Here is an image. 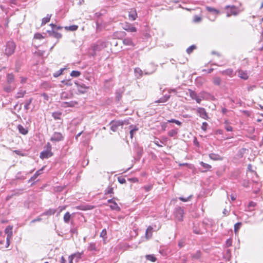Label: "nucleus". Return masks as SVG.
<instances>
[{
    "label": "nucleus",
    "mask_w": 263,
    "mask_h": 263,
    "mask_svg": "<svg viewBox=\"0 0 263 263\" xmlns=\"http://www.w3.org/2000/svg\"><path fill=\"white\" fill-rule=\"evenodd\" d=\"M16 45L15 43L11 41H8L6 45L5 54L7 57H9L14 53Z\"/></svg>",
    "instance_id": "f257e3e1"
},
{
    "label": "nucleus",
    "mask_w": 263,
    "mask_h": 263,
    "mask_svg": "<svg viewBox=\"0 0 263 263\" xmlns=\"http://www.w3.org/2000/svg\"><path fill=\"white\" fill-rule=\"evenodd\" d=\"M225 9L227 10V16L228 17L230 16L231 15H236L239 13L238 8L234 5H227L225 7Z\"/></svg>",
    "instance_id": "f03ea898"
},
{
    "label": "nucleus",
    "mask_w": 263,
    "mask_h": 263,
    "mask_svg": "<svg viewBox=\"0 0 263 263\" xmlns=\"http://www.w3.org/2000/svg\"><path fill=\"white\" fill-rule=\"evenodd\" d=\"M175 216L178 221H182L183 218L184 210L180 207H176L175 210Z\"/></svg>",
    "instance_id": "7ed1b4c3"
},
{
    "label": "nucleus",
    "mask_w": 263,
    "mask_h": 263,
    "mask_svg": "<svg viewBox=\"0 0 263 263\" xmlns=\"http://www.w3.org/2000/svg\"><path fill=\"white\" fill-rule=\"evenodd\" d=\"M64 140V136L62 133L59 132H54L52 136L51 137L50 140L51 142H57L63 141Z\"/></svg>",
    "instance_id": "20e7f679"
},
{
    "label": "nucleus",
    "mask_w": 263,
    "mask_h": 263,
    "mask_svg": "<svg viewBox=\"0 0 263 263\" xmlns=\"http://www.w3.org/2000/svg\"><path fill=\"white\" fill-rule=\"evenodd\" d=\"M200 97L202 100H215V98L213 95L206 91H202L200 93Z\"/></svg>",
    "instance_id": "39448f33"
},
{
    "label": "nucleus",
    "mask_w": 263,
    "mask_h": 263,
    "mask_svg": "<svg viewBox=\"0 0 263 263\" xmlns=\"http://www.w3.org/2000/svg\"><path fill=\"white\" fill-rule=\"evenodd\" d=\"M75 84L77 86L78 91L81 93H84L87 91L88 87L82 83L79 82H75Z\"/></svg>",
    "instance_id": "423d86ee"
},
{
    "label": "nucleus",
    "mask_w": 263,
    "mask_h": 263,
    "mask_svg": "<svg viewBox=\"0 0 263 263\" xmlns=\"http://www.w3.org/2000/svg\"><path fill=\"white\" fill-rule=\"evenodd\" d=\"M114 198H111L107 200L108 203H110L109 205L110 208L112 210H115L117 211H120V208L118 206L116 202L114 200Z\"/></svg>",
    "instance_id": "0eeeda50"
},
{
    "label": "nucleus",
    "mask_w": 263,
    "mask_h": 263,
    "mask_svg": "<svg viewBox=\"0 0 263 263\" xmlns=\"http://www.w3.org/2000/svg\"><path fill=\"white\" fill-rule=\"evenodd\" d=\"M52 155L53 153L51 151L45 149L40 153V157L42 159H48L52 156Z\"/></svg>",
    "instance_id": "6e6552de"
},
{
    "label": "nucleus",
    "mask_w": 263,
    "mask_h": 263,
    "mask_svg": "<svg viewBox=\"0 0 263 263\" xmlns=\"http://www.w3.org/2000/svg\"><path fill=\"white\" fill-rule=\"evenodd\" d=\"M32 172V171H30L29 173H26V172L22 173L21 171L18 172L17 173L16 175H15V179L16 180H24L26 179V176L29 174L31 173Z\"/></svg>",
    "instance_id": "1a4fd4ad"
},
{
    "label": "nucleus",
    "mask_w": 263,
    "mask_h": 263,
    "mask_svg": "<svg viewBox=\"0 0 263 263\" xmlns=\"http://www.w3.org/2000/svg\"><path fill=\"white\" fill-rule=\"evenodd\" d=\"M197 111L200 117L204 119H207L208 118V114L204 108L199 107L197 108Z\"/></svg>",
    "instance_id": "9d476101"
},
{
    "label": "nucleus",
    "mask_w": 263,
    "mask_h": 263,
    "mask_svg": "<svg viewBox=\"0 0 263 263\" xmlns=\"http://www.w3.org/2000/svg\"><path fill=\"white\" fill-rule=\"evenodd\" d=\"M12 229L13 227L11 226H8L6 228L5 233L7 235L6 239H10L12 238L13 235Z\"/></svg>",
    "instance_id": "9b49d317"
},
{
    "label": "nucleus",
    "mask_w": 263,
    "mask_h": 263,
    "mask_svg": "<svg viewBox=\"0 0 263 263\" xmlns=\"http://www.w3.org/2000/svg\"><path fill=\"white\" fill-rule=\"evenodd\" d=\"M78 104V102L75 101H71L70 102H63L61 103V105L63 107H72Z\"/></svg>",
    "instance_id": "f8f14e48"
},
{
    "label": "nucleus",
    "mask_w": 263,
    "mask_h": 263,
    "mask_svg": "<svg viewBox=\"0 0 263 263\" xmlns=\"http://www.w3.org/2000/svg\"><path fill=\"white\" fill-rule=\"evenodd\" d=\"M121 124L120 122H118V121H112L110 122L111 126L110 129L114 132H116L119 126H121Z\"/></svg>",
    "instance_id": "ddd939ff"
},
{
    "label": "nucleus",
    "mask_w": 263,
    "mask_h": 263,
    "mask_svg": "<svg viewBox=\"0 0 263 263\" xmlns=\"http://www.w3.org/2000/svg\"><path fill=\"white\" fill-rule=\"evenodd\" d=\"M44 167H43L41 169L37 171L35 174L29 179L28 182H30L32 181H34L39 175L42 174L43 170Z\"/></svg>",
    "instance_id": "4468645a"
},
{
    "label": "nucleus",
    "mask_w": 263,
    "mask_h": 263,
    "mask_svg": "<svg viewBox=\"0 0 263 263\" xmlns=\"http://www.w3.org/2000/svg\"><path fill=\"white\" fill-rule=\"evenodd\" d=\"M209 156L211 159L214 161L222 160L223 159L222 157L217 154L210 153Z\"/></svg>",
    "instance_id": "2eb2a0df"
},
{
    "label": "nucleus",
    "mask_w": 263,
    "mask_h": 263,
    "mask_svg": "<svg viewBox=\"0 0 263 263\" xmlns=\"http://www.w3.org/2000/svg\"><path fill=\"white\" fill-rule=\"evenodd\" d=\"M171 96L169 95H165L162 98L155 101L156 103H162L167 102L170 98Z\"/></svg>",
    "instance_id": "dca6fc26"
},
{
    "label": "nucleus",
    "mask_w": 263,
    "mask_h": 263,
    "mask_svg": "<svg viewBox=\"0 0 263 263\" xmlns=\"http://www.w3.org/2000/svg\"><path fill=\"white\" fill-rule=\"evenodd\" d=\"M128 17L129 20L132 21H134L136 19L137 14L135 9H133L129 12Z\"/></svg>",
    "instance_id": "f3484780"
},
{
    "label": "nucleus",
    "mask_w": 263,
    "mask_h": 263,
    "mask_svg": "<svg viewBox=\"0 0 263 263\" xmlns=\"http://www.w3.org/2000/svg\"><path fill=\"white\" fill-rule=\"evenodd\" d=\"M238 76L241 79L243 80H247L249 78V76L248 74V73L247 71H243L242 70H239L238 71Z\"/></svg>",
    "instance_id": "a211bd4d"
},
{
    "label": "nucleus",
    "mask_w": 263,
    "mask_h": 263,
    "mask_svg": "<svg viewBox=\"0 0 263 263\" xmlns=\"http://www.w3.org/2000/svg\"><path fill=\"white\" fill-rule=\"evenodd\" d=\"M15 88V86L14 85H11V84H9L8 83L4 87V91L7 92H10L12 91Z\"/></svg>",
    "instance_id": "6ab92c4d"
},
{
    "label": "nucleus",
    "mask_w": 263,
    "mask_h": 263,
    "mask_svg": "<svg viewBox=\"0 0 263 263\" xmlns=\"http://www.w3.org/2000/svg\"><path fill=\"white\" fill-rule=\"evenodd\" d=\"M130 130V137L132 139L135 134L138 130V127L136 125H131L129 126Z\"/></svg>",
    "instance_id": "aec40b11"
},
{
    "label": "nucleus",
    "mask_w": 263,
    "mask_h": 263,
    "mask_svg": "<svg viewBox=\"0 0 263 263\" xmlns=\"http://www.w3.org/2000/svg\"><path fill=\"white\" fill-rule=\"evenodd\" d=\"M221 73L222 74L229 76L231 77H232L235 75L233 70L231 68H229L225 70H223L221 72Z\"/></svg>",
    "instance_id": "412c9836"
},
{
    "label": "nucleus",
    "mask_w": 263,
    "mask_h": 263,
    "mask_svg": "<svg viewBox=\"0 0 263 263\" xmlns=\"http://www.w3.org/2000/svg\"><path fill=\"white\" fill-rule=\"evenodd\" d=\"M57 212L56 209H49L43 213L41 215L44 216V215H47V216H50L52 215H54Z\"/></svg>",
    "instance_id": "4be33fe9"
},
{
    "label": "nucleus",
    "mask_w": 263,
    "mask_h": 263,
    "mask_svg": "<svg viewBox=\"0 0 263 263\" xmlns=\"http://www.w3.org/2000/svg\"><path fill=\"white\" fill-rule=\"evenodd\" d=\"M223 258L228 261H230L231 258V253L230 249H226L223 254Z\"/></svg>",
    "instance_id": "5701e85b"
},
{
    "label": "nucleus",
    "mask_w": 263,
    "mask_h": 263,
    "mask_svg": "<svg viewBox=\"0 0 263 263\" xmlns=\"http://www.w3.org/2000/svg\"><path fill=\"white\" fill-rule=\"evenodd\" d=\"M14 80V75L11 73H8L7 75V83L9 84H12Z\"/></svg>",
    "instance_id": "b1692460"
},
{
    "label": "nucleus",
    "mask_w": 263,
    "mask_h": 263,
    "mask_svg": "<svg viewBox=\"0 0 263 263\" xmlns=\"http://www.w3.org/2000/svg\"><path fill=\"white\" fill-rule=\"evenodd\" d=\"M49 33L51 36H53L56 39H60L62 37V34L60 33L56 32L55 30H52L51 31H48Z\"/></svg>",
    "instance_id": "393cba45"
},
{
    "label": "nucleus",
    "mask_w": 263,
    "mask_h": 263,
    "mask_svg": "<svg viewBox=\"0 0 263 263\" xmlns=\"http://www.w3.org/2000/svg\"><path fill=\"white\" fill-rule=\"evenodd\" d=\"M201 256V252L200 250L197 251L195 253L191 254V257L193 259H198Z\"/></svg>",
    "instance_id": "a878e982"
},
{
    "label": "nucleus",
    "mask_w": 263,
    "mask_h": 263,
    "mask_svg": "<svg viewBox=\"0 0 263 263\" xmlns=\"http://www.w3.org/2000/svg\"><path fill=\"white\" fill-rule=\"evenodd\" d=\"M17 129L21 134L24 135H26L28 132V129L26 128H24L22 125H18L17 126Z\"/></svg>",
    "instance_id": "bb28decb"
},
{
    "label": "nucleus",
    "mask_w": 263,
    "mask_h": 263,
    "mask_svg": "<svg viewBox=\"0 0 263 263\" xmlns=\"http://www.w3.org/2000/svg\"><path fill=\"white\" fill-rule=\"evenodd\" d=\"M51 15V14H47L46 17L43 18L41 26L45 25L46 23H48L50 20Z\"/></svg>",
    "instance_id": "cd10ccee"
},
{
    "label": "nucleus",
    "mask_w": 263,
    "mask_h": 263,
    "mask_svg": "<svg viewBox=\"0 0 263 263\" xmlns=\"http://www.w3.org/2000/svg\"><path fill=\"white\" fill-rule=\"evenodd\" d=\"M23 189H16L13 191V193L11 196H8L7 197V199H8L11 198L13 196L18 195L22 193L23 192Z\"/></svg>",
    "instance_id": "c85d7f7f"
},
{
    "label": "nucleus",
    "mask_w": 263,
    "mask_h": 263,
    "mask_svg": "<svg viewBox=\"0 0 263 263\" xmlns=\"http://www.w3.org/2000/svg\"><path fill=\"white\" fill-rule=\"evenodd\" d=\"M70 217H71V214H70L69 212H67L65 214L64 217H63V220H64V222L66 223H68L69 222Z\"/></svg>",
    "instance_id": "c756f323"
},
{
    "label": "nucleus",
    "mask_w": 263,
    "mask_h": 263,
    "mask_svg": "<svg viewBox=\"0 0 263 263\" xmlns=\"http://www.w3.org/2000/svg\"><path fill=\"white\" fill-rule=\"evenodd\" d=\"M26 91L25 90H23L22 89H20L17 92L15 98L16 99L23 98L24 96V95L26 94Z\"/></svg>",
    "instance_id": "7c9ffc66"
},
{
    "label": "nucleus",
    "mask_w": 263,
    "mask_h": 263,
    "mask_svg": "<svg viewBox=\"0 0 263 263\" xmlns=\"http://www.w3.org/2000/svg\"><path fill=\"white\" fill-rule=\"evenodd\" d=\"M33 99L32 98L26 100L24 105V109L26 110L29 109V105L32 103Z\"/></svg>",
    "instance_id": "2f4dec72"
},
{
    "label": "nucleus",
    "mask_w": 263,
    "mask_h": 263,
    "mask_svg": "<svg viewBox=\"0 0 263 263\" xmlns=\"http://www.w3.org/2000/svg\"><path fill=\"white\" fill-rule=\"evenodd\" d=\"M145 258L147 260L152 262H155L157 260V258L153 254L146 255Z\"/></svg>",
    "instance_id": "473e14b6"
},
{
    "label": "nucleus",
    "mask_w": 263,
    "mask_h": 263,
    "mask_svg": "<svg viewBox=\"0 0 263 263\" xmlns=\"http://www.w3.org/2000/svg\"><path fill=\"white\" fill-rule=\"evenodd\" d=\"M78 26L76 25H71L69 26H65V29L66 30H69L71 31H76L78 29Z\"/></svg>",
    "instance_id": "72a5a7b5"
},
{
    "label": "nucleus",
    "mask_w": 263,
    "mask_h": 263,
    "mask_svg": "<svg viewBox=\"0 0 263 263\" xmlns=\"http://www.w3.org/2000/svg\"><path fill=\"white\" fill-rule=\"evenodd\" d=\"M221 79L218 77H216L213 78V83L214 85L219 86L221 84Z\"/></svg>",
    "instance_id": "f704fd0d"
},
{
    "label": "nucleus",
    "mask_w": 263,
    "mask_h": 263,
    "mask_svg": "<svg viewBox=\"0 0 263 263\" xmlns=\"http://www.w3.org/2000/svg\"><path fill=\"white\" fill-rule=\"evenodd\" d=\"M62 115V112L56 111L54 112L52 114V117L54 118L55 120H60L61 119V116Z\"/></svg>",
    "instance_id": "c9c22d12"
},
{
    "label": "nucleus",
    "mask_w": 263,
    "mask_h": 263,
    "mask_svg": "<svg viewBox=\"0 0 263 263\" xmlns=\"http://www.w3.org/2000/svg\"><path fill=\"white\" fill-rule=\"evenodd\" d=\"M123 43L125 45L130 46L133 45V43L131 39L126 38L123 41Z\"/></svg>",
    "instance_id": "e433bc0d"
},
{
    "label": "nucleus",
    "mask_w": 263,
    "mask_h": 263,
    "mask_svg": "<svg viewBox=\"0 0 263 263\" xmlns=\"http://www.w3.org/2000/svg\"><path fill=\"white\" fill-rule=\"evenodd\" d=\"M152 230H153V227L152 226H149L146 230V233H145V235H146V236L148 238V237H150L152 236Z\"/></svg>",
    "instance_id": "4c0bfd02"
},
{
    "label": "nucleus",
    "mask_w": 263,
    "mask_h": 263,
    "mask_svg": "<svg viewBox=\"0 0 263 263\" xmlns=\"http://www.w3.org/2000/svg\"><path fill=\"white\" fill-rule=\"evenodd\" d=\"M205 9L209 12H212V13H215L216 14H218L219 13V11L218 10H217L214 8L211 7L207 6V7H206Z\"/></svg>",
    "instance_id": "58836bf2"
},
{
    "label": "nucleus",
    "mask_w": 263,
    "mask_h": 263,
    "mask_svg": "<svg viewBox=\"0 0 263 263\" xmlns=\"http://www.w3.org/2000/svg\"><path fill=\"white\" fill-rule=\"evenodd\" d=\"M200 164L205 169V170L203 171V172H206L207 170H210L212 167V166L210 165L204 163L202 161L200 162Z\"/></svg>",
    "instance_id": "ea45409f"
},
{
    "label": "nucleus",
    "mask_w": 263,
    "mask_h": 263,
    "mask_svg": "<svg viewBox=\"0 0 263 263\" xmlns=\"http://www.w3.org/2000/svg\"><path fill=\"white\" fill-rule=\"evenodd\" d=\"M177 134H178V130L177 129L170 130L168 132V135L171 137L176 136L177 135Z\"/></svg>",
    "instance_id": "a19ab883"
},
{
    "label": "nucleus",
    "mask_w": 263,
    "mask_h": 263,
    "mask_svg": "<svg viewBox=\"0 0 263 263\" xmlns=\"http://www.w3.org/2000/svg\"><path fill=\"white\" fill-rule=\"evenodd\" d=\"M188 90L190 93V96L192 99L195 100L198 96L195 91L190 89H189Z\"/></svg>",
    "instance_id": "79ce46f5"
},
{
    "label": "nucleus",
    "mask_w": 263,
    "mask_h": 263,
    "mask_svg": "<svg viewBox=\"0 0 263 263\" xmlns=\"http://www.w3.org/2000/svg\"><path fill=\"white\" fill-rule=\"evenodd\" d=\"M66 68H61L59 70L56 71L55 72H54L53 74V77H55V78L58 77L59 76H60V75H61L63 73L64 70Z\"/></svg>",
    "instance_id": "37998d69"
},
{
    "label": "nucleus",
    "mask_w": 263,
    "mask_h": 263,
    "mask_svg": "<svg viewBox=\"0 0 263 263\" xmlns=\"http://www.w3.org/2000/svg\"><path fill=\"white\" fill-rule=\"evenodd\" d=\"M123 92L120 90H117L116 92V99L119 101L122 97Z\"/></svg>",
    "instance_id": "c03bdc74"
},
{
    "label": "nucleus",
    "mask_w": 263,
    "mask_h": 263,
    "mask_svg": "<svg viewBox=\"0 0 263 263\" xmlns=\"http://www.w3.org/2000/svg\"><path fill=\"white\" fill-rule=\"evenodd\" d=\"M88 250L89 251H96L97 248L96 246V243L94 242L90 243L88 247Z\"/></svg>",
    "instance_id": "a18cd8bd"
},
{
    "label": "nucleus",
    "mask_w": 263,
    "mask_h": 263,
    "mask_svg": "<svg viewBox=\"0 0 263 263\" xmlns=\"http://www.w3.org/2000/svg\"><path fill=\"white\" fill-rule=\"evenodd\" d=\"M81 72L77 70H72L70 73V76L72 77H78L80 76Z\"/></svg>",
    "instance_id": "49530a36"
},
{
    "label": "nucleus",
    "mask_w": 263,
    "mask_h": 263,
    "mask_svg": "<svg viewBox=\"0 0 263 263\" xmlns=\"http://www.w3.org/2000/svg\"><path fill=\"white\" fill-rule=\"evenodd\" d=\"M196 48V46L195 45H192L186 49V52L188 54L191 53Z\"/></svg>",
    "instance_id": "de8ad7c7"
},
{
    "label": "nucleus",
    "mask_w": 263,
    "mask_h": 263,
    "mask_svg": "<svg viewBox=\"0 0 263 263\" xmlns=\"http://www.w3.org/2000/svg\"><path fill=\"white\" fill-rule=\"evenodd\" d=\"M66 209V206H60L57 210V216L60 215V213Z\"/></svg>",
    "instance_id": "09e8293b"
},
{
    "label": "nucleus",
    "mask_w": 263,
    "mask_h": 263,
    "mask_svg": "<svg viewBox=\"0 0 263 263\" xmlns=\"http://www.w3.org/2000/svg\"><path fill=\"white\" fill-rule=\"evenodd\" d=\"M193 232L194 233H195L196 234H202V232H201V231L196 227L195 223H194V226L193 227Z\"/></svg>",
    "instance_id": "8fccbe9b"
},
{
    "label": "nucleus",
    "mask_w": 263,
    "mask_h": 263,
    "mask_svg": "<svg viewBox=\"0 0 263 263\" xmlns=\"http://www.w3.org/2000/svg\"><path fill=\"white\" fill-rule=\"evenodd\" d=\"M241 225H242L241 222H237L235 224L234 229L235 233H236L238 231V230L240 229Z\"/></svg>",
    "instance_id": "3c124183"
},
{
    "label": "nucleus",
    "mask_w": 263,
    "mask_h": 263,
    "mask_svg": "<svg viewBox=\"0 0 263 263\" xmlns=\"http://www.w3.org/2000/svg\"><path fill=\"white\" fill-rule=\"evenodd\" d=\"M168 122H169V123H175L177 125H179V126H181V124H182V123L180 121H179V120H176V119H172L171 120H168Z\"/></svg>",
    "instance_id": "603ef678"
},
{
    "label": "nucleus",
    "mask_w": 263,
    "mask_h": 263,
    "mask_svg": "<svg viewBox=\"0 0 263 263\" xmlns=\"http://www.w3.org/2000/svg\"><path fill=\"white\" fill-rule=\"evenodd\" d=\"M114 193V191H113V187H110V186H108L105 191V194L107 195V194H113Z\"/></svg>",
    "instance_id": "864d4df0"
},
{
    "label": "nucleus",
    "mask_w": 263,
    "mask_h": 263,
    "mask_svg": "<svg viewBox=\"0 0 263 263\" xmlns=\"http://www.w3.org/2000/svg\"><path fill=\"white\" fill-rule=\"evenodd\" d=\"M61 83L66 86H71L72 84L71 81L69 80H63Z\"/></svg>",
    "instance_id": "5fc2aeb1"
},
{
    "label": "nucleus",
    "mask_w": 263,
    "mask_h": 263,
    "mask_svg": "<svg viewBox=\"0 0 263 263\" xmlns=\"http://www.w3.org/2000/svg\"><path fill=\"white\" fill-rule=\"evenodd\" d=\"M192 197V195H190L187 198H184L182 197H180L179 198V199L183 202H186L191 199V198Z\"/></svg>",
    "instance_id": "6e6d98bb"
},
{
    "label": "nucleus",
    "mask_w": 263,
    "mask_h": 263,
    "mask_svg": "<svg viewBox=\"0 0 263 263\" xmlns=\"http://www.w3.org/2000/svg\"><path fill=\"white\" fill-rule=\"evenodd\" d=\"M134 71L135 73L139 74V76H141L142 75V71L140 68H135Z\"/></svg>",
    "instance_id": "4d7b16f0"
},
{
    "label": "nucleus",
    "mask_w": 263,
    "mask_h": 263,
    "mask_svg": "<svg viewBox=\"0 0 263 263\" xmlns=\"http://www.w3.org/2000/svg\"><path fill=\"white\" fill-rule=\"evenodd\" d=\"M201 21V17L198 15H195L193 18V22L194 23H199Z\"/></svg>",
    "instance_id": "13d9d810"
},
{
    "label": "nucleus",
    "mask_w": 263,
    "mask_h": 263,
    "mask_svg": "<svg viewBox=\"0 0 263 263\" xmlns=\"http://www.w3.org/2000/svg\"><path fill=\"white\" fill-rule=\"evenodd\" d=\"M256 205V203L253 201H250L248 204V208L250 209V211H252L251 208H254Z\"/></svg>",
    "instance_id": "bf43d9fd"
},
{
    "label": "nucleus",
    "mask_w": 263,
    "mask_h": 263,
    "mask_svg": "<svg viewBox=\"0 0 263 263\" xmlns=\"http://www.w3.org/2000/svg\"><path fill=\"white\" fill-rule=\"evenodd\" d=\"M159 142L163 143L160 139L156 138L154 141V143L157 145L158 147H162V145L159 144Z\"/></svg>",
    "instance_id": "052dcab7"
},
{
    "label": "nucleus",
    "mask_w": 263,
    "mask_h": 263,
    "mask_svg": "<svg viewBox=\"0 0 263 263\" xmlns=\"http://www.w3.org/2000/svg\"><path fill=\"white\" fill-rule=\"evenodd\" d=\"M61 98L62 99H68L69 98V95L65 92H63L61 95Z\"/></svg>",
    "instance_id": "680f3d73"
},
{
    "label": "nucleus",
    "mask_w": 263,
    "mask_h": 263,
    "mask_svg": "<svg viewBox=\"0 0 263 263\" xmlns=\"http://www.w3.org/2000/svg\"><path fill=\"white\" fill-rule=\"evenodd\" d=\"M118 122H120L121 124V126L123 125H128L129 124L128 120H118Z\"/></svg>",
    "instance_id": "e2e57ef3"
},
{
    "label": "nucleus",
    "mask_w": 263,
    "mask_h": 263,
    "mask_svg": "<svg viewBox=\"0 0 263 263\" xmlns=\"http://www.w3.org/2000/svg\"><path fill=\"white\" fill-rule=\"evenodd\" d=\"M118 180L121 184L125 183L126 182L125 179L122 177H119L118 178Z\"/></svg>",
    "instance_id": "0e129e2a"
},
{
    "label": "nucleus",
    "mask_w": 263,
    "mask_h": 263,
    "mask_svg": "<svg viewBox=\"0 0 263 263\" xmlns=\"http://www.w3.org/2000/svg\"><path fill=\"white\" fill-rule=\"evenodd\" d=\"M208 126V124L206 122H203L202 126H201L202 130H203V131H206Z\"/></svg>",
    "instance_id": "69168bd1"
},
{
    "label": "nucleus",
    "mask_w": 263,
    "mask_h": 263,
    "mask_svg": "<svg viewBox=\"0 0 263 263\" xmlns=\"http://www.w3.org/2000/svg\"><path fill=\"white\" fill-rule=\"evenodd\" d=\"M232 240L231 239H228L226 242V246L227 247H229L232 246Z\"/></svg>",
    "instance_id": "338daca9"
},
{
    "label": "nucleus",
    "mask_w": 263,
    "mask_h": 263,
    "mask_svg": "<svg viewBox=\"0 0 263 263\" xmlns=\"http://www.w3.org/2000/svg\"><path fill=\"white\" fill-rule=\"evenodd\" d=\"M106 235H107V232H106V229H104L102 231L100 236L101 237L104 238V237H106Z\"/></svg>",
    "instance_id": "774afa93"
}]
</instances>
